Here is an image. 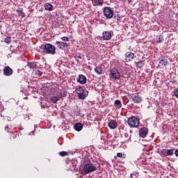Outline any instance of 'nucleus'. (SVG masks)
<instances>
[{
  "mask_svg": "<svg viewBox=\"0 0 178 178\" xmlns=\"http://www.w3.org/2000/svg\"><path fill=\"white\" fill-rule=\"evenodd\" d=\"M117 156L118 158H123V154L122 153H118Z\"/></svg>",
  "mask_w": 178,
  "mask_h": 178,
  "instance_id": "33",
  "label": "nucleus"
},
{
  "mask_svg": "<svg viewBox=\"0 0 178 178\" xmlns=\"http://www.w3.org/2000/svg\"><path fill=\"white\" fill-rule=\"evenodd\" d=\"M159 64L166 66V65H168V59H166V58L161 59L159 62Z\"/></svg>",
  "mask_w": 178,
  "mask_h": 178,
  "instance_id": "24",
  "label": "nucleus"
},
{
  "mask_svg": "<svg viewBox=\"0 0 178 178\" xmlns=\"http://www.w3.org/2000/svg\"><path fill=\"white\" fill-rule=\"evenodd\" d=\"M130 98L135 104H141L143 102V97L136 94H131Z\"/></svg>",
  "mask_w": 178,
  "mask_h": 178,
  "instance_id": "8",
  "label": "nucleus"
},
{
  "mask_svg": "<svg viewBox=\"0 0 178 178\" xmlns=\"http://www.w3.org/2000/svg\"><path fill=\"white\" fill-rule=\"evenodd\" d=\"M131 178H133V174H131Z\"/></svg>",
  "mask_w": 178,
  "mask_h": 178,
  "instance_id": "37",
  "label": "nucleus"
},
{
  "mask_svg": "<svg viewBox=\"0 0 178 178\" xmlns=\"http://www.w3.org/2000/svg\"><path fill=\"white\" fill-rule=\"evenodd\" d=\"M174 95L178 99V88L174 92Z\"/></svg>",
  "mask_w": 178,
  "mask_h": 178,
  "instance_id": "32",
  "label": "nucleus"
},
{
  "mask_svg": "<svg viewBox=\"0 0 178 178\" xmlns=\"http://www.w3.org/2000/svg\"><path fill=\"white\" fill-rule=\"evenodd\" d=\"M114 106H116L119 109L122 108V102L119 99H117L114 102Z\"/></svg>",
  "mask_w": 178,
  "mask_h": 178,
  "instance_id": "22",
  "label": "nucleus"
},
{
  "mask_svg": "<svg viewBox=\"0 0 178 178\" xmlns=\"http://www.w3.org/2000/svg\"><path fill=\"white\" fill-rule=\"evenodd\" d=\"M95 72L97 74H102L104 73V71L102 70V67L97 66L95 68Z\"/></svg>",
  "mask_w": 178,
  "mask_h": 178,
  "instance_id": "20",
  "label": "nucleus"
},
{
  "mask_svg": "<svg viewBox=\"0 0 178 178\" xmlns=\"http://www.w3.org/2000/svg\"><path fill=\"white\" fill-rule=\"evenodd\" d=\"M62 41H65V42H67V41H69V38L67 37H63L61 38Z\"/></svg>",
  "mask_w": 178,
  "mask_h": 178,
  "instance_id": "31",
  "label": "nucleus"
},
{
  "mask_svg": "<svg viewBox=\"0 0 178 178\" xmlns=\"http://www.w3.org/2000/svg\"><path fill=\"white\" fill-rule=\"evenodd\" d=\"M125 57L128 58L129 60L131 59H134V54H133L132 52H127L125 54Z\"/></svg>",
  "mask_w": 178,
  "mask_h": 178,
  "instance_id": "21",
  "label": "nucleus"
},
{
  "mask_svg": "<svg viewBox=\"0 0 178 178\" xmlns=\"http://www.w3.org/2000/svg\"><path fill=\"white\" fill-rule=\"evenodd\" d=\"M175 149H162L159 154L162 158H166V156H172L174 154Z\"/></svg>",
  "mask_w": 178,
  "mask_h": 178,
  "instance_id": "4",
  "label": "nucleus"
},
{
  "mask_svg": "<svg viewBox=\"0 0 178 178\" xmlns=\"http://www.w3.org/2000/svg\"><path fill=\"white\" fill-rule=\"evenodd\" d=\"M97 170V167L91 163L85 164L83 166V172L86 175H88V173H91V172H94Z\"/></svg>",
  "mask_w": 178,
  "mask_h": 178,
  "instance_id": "2",
  "label": "nucleus"
},
{
  "mask_svg": "<svg viewBox=\"0 0 178 178\" xmlns=\"http://www.w3.org/2000/svg\"><path fill=\"white\" fill-rule=\"evenodd\" d=\"M74 129L76 131H81V130H83V124H81V123H76L74 125Z\"/></svg>",
  "mask_w": 178,
  "mask_h": 178,
  "instance_id": "18",
  "label": "nucleus"
},
{
  "mask_svg": "<svg viewBox=\"0 0 178 178\" xmlns=\"http://www.w3.org/2000/svg\"><path fill=\"white\" fill-rule=\"evenodd\" d=\"M3 73L4 76H12L13 74V70H12L10 67L7 65L3 70Z\"/></svg>",
  "mask_w": 178,
  "mask_h": 178,
  "instance_id": "10",
  "label": "nucleus"
},
{
  "mask_svg": "<svg viewBox=\"0 0 178 178\" xmlns=\"http://www.w3.org/2000/svg\"><path fill=\"white\" fill-rule=\"evenodd\" d=\"M76 81L80 83V84H86L87 83V77L83 74H79L78 78H76Z\"/></svg>",
  "mask_w": 178,
  "mask_h": 178,
  "instance_id": "12",
  "label": "nucleus"
},
{
  "mask_svg": "<svg viewBox=\"0 0 178 178\" xmlns=\"http://www.w3.org/2000/svg\"><path fill=\"white\" fill-rule=\"evenodd\" d=\"M108 126L111 130H115L118 127V122L115 120H111L108 123Z\"/></svg>",
  "mask_w": 178,
  "mask_h": 178,
  "instance_id": "13",
  "label": "nucleus"
},
{
  "mask_svg": "<svg viewBox=\"0 0 178 178\" xmlns=\"http://www.w3.org/2000/svg\"><path fill=\"white\" fill-rule=\"evenodd\" d=\"M50 99L53 104H56L58 102V101H59V97L58 96H54V97H51Z\"/></svg>",
  "mask_w": 178,
  "mask_h": 178,
  "instance_id": "23",
  "label": "nucleus"
},
{
  "mask_svg": "<svg viewBox=\"0 0 178 178\" xmlns=\"http://www.w3.org/2000/svg\"><path fill=\"white\" fill-rule=\"evenodd\" d=\"M5 130L6 131H7V133H10V134H12L13 137H10V140H12V138H15L16 137V136H15V133H13V131L12 130V128L8 127V126L5 127Z\"/></svg>",
  "mask_w": 178,
  "mask_h": 178,
  "instance_id": "17",
  "label": "nucleus"
},
{
  "mask_svg": "<svg viewBox=\"0 0 178 178\" xmlns=\"http://www.w3.org/2000/svg\"><path fill=\"white\" fill-rule=\"evenodd\" d=\"M56 45L58 47L59 49H63V48H67V47H69V44L65 42H59V41H57L56 42Z\"/></svg>",
  "mask_w": 178,
  "mask_h": 178,
  "instance_id": "14",
  "label": "nucleus"
},
{
  "mask_svg": "<svg viewBox=\"0 0 178 178\" xmlns=\"http://www.w3.org/2000/svg\"><path fill=\"white\" fill-rule=\"evenodd\" d=\"M128 124L130 127H138L140 124V120L134 116L128 119Z\"/></svg>",
  "mask_w": 178,
  "mask_h": 178,
  "instance_id": "1",
  "label": "nucleus"
},
{
  "mask_svg": "<svg viewBox=\"0 0 178 178\" xmlns=\"http://www.w3.org/2000/svg\"><path fill=\"white\" fill-rule=\"evenodd\" d=\"M58 154L60 156H66L67 155V152L63 151L60 152Z\"/></svg>",
  "mask_w": 178,
  "mask_h": 178,
  "instance_id": "29",
  "label": "nucleus"
},
{
  "mask_svg": "<svg viewBox=\"0 0 178 178\" xmlns=\"http://www.w3.org/2000/svg\"><path fill=\"white\" fill-rule=\"evenodd\" d=\"M110 77L111 79H114V80H118L120 77V74L119 73V71L116 70V68H113L110 72Z\"/></svg>",
  "mask_w": 178,
  "mask_h": 178,
  "instance_id": "7",
  "label": "nucleus"
},
{
  "mask_svg": "<svg viewBox=\"0 0 178 178\" xmlns=\"http://www.w3.org/2000/svg\"><path fill=\"white\" fill-rule=\"evenodd\" d=\"M163 41V37H162V36H160L159 38H158V40H157V42H159V43H161V42H162Z\"/></svg>",
  "mask_w": 178,
  "mask_h": 178,
  "instance_id": "30",
  "label": "nucleus"
},
{
  "mask_svg": "<svg viewBox=\"0 0 178 178\" xmlns=\"http://www.w3.org/2000/svg\"><path fill=\"white\" fill-rule=\"evenodd\" d=\"M144 66V63L143 61H139L136 63V67H139V69H141Z\"/></svg>",
  "mask_w": 178,
  "mask_h": 178,
  "instance_id": "25",
  "label": "nucleus"
},
{
  "mask_svg": "<svg viewBox=\"0 0 178 178\" xmlns=\"http://www.w3.org/2000/svg\"><path fill=\"white\" fill-rule=\"evenodd\" d=\"M112 31H105L102 33V38L104 41H109L112 38Z\"/></svg>",
  "mask_w": 178,
  "mask_h": 178,
  "instance_id": "9",
  "label": "nucleus"
},
{
  "mask_svg": "<svg viewBox=\"0 0 178 178\" xmlns=\"http://www.w3.org/2000/svg\"><path fill=\"white\" fill-rule=\"evenodd\" d=\"M148 134V128L143 127L139 130V136L142 138H145Z\"/></svg>",
  "mask_w": 178,
  "mask_h": 178,
  "instance_id": "11",
  "label": "nucleus"
},
{
  "mask_svg": "<svg viewBox=\"0 0 178 178\" xmlns=\"http://www.w3.org/2000/svg\"><path fill=\"white\" fill-rule=\"evenodd\" d=\"M17 13H18L19 16H22V17H24V13L23 10H17Z\"/></svg>",
  "mask_w": 178,
  "mask_h": 178,
  "instance_id": "26",
  "label": "nucleus"
},
{
  "mask_svg": "<svg viewBox=\"0 0 178 178\" xmlns=\"http://www.w3.org/2000/svg\"><path fill=\"white\" fill-rule=\"evenodd\" d=\"M77 58L81 59V56H75V59H76V62H79V59H77Z\"/></svg>",
  "mask_w": 178,
  "mask_h": 178,
  "instance_id": "34",
  "label": "nucleus"
},
{
  "mask_svg": "<svg viewBox=\"0 0 178 178\" xmlns=\"http://www.w3.org/2000/svg\"><path fill=\"white\" fill-rule=\"evenodd\" d=\"M175 155L178 158V149L175 151Z\"/></svg>",
  "mask_w": 178,
  "mask_h": 178,
  "instance_id": "36",
  "label": "nucleus"
},
{
  "mask_svg": "<svg viewBox=\"0 0 178 178\" xmlns=\"http://www.w3.org/2000/svg\"><path fill=\"white\" fill-rule=\"evenodd\" d=\"M4 42L6 44H10V42H12V39L10 37H7L4 39Z\"/></svg>",
  "mask_w": 178,
  "mask_h": 178,
  "instance_id": "27",
  "label": "nucleus"
},
{
  "mask_svg": "<svg viewBox=\"0 0 178 178\" xmlns=\"http://www.w3.org/2000/svg\"><path fill=\"white\" fill-rule=\"evenodd\" d=\"M27 66L31 70H35L37 69V63L35 62H29L27 63Z\"/></svg>",
  "mask_w": 178,
  "mask_h": 178,
  "instance_id": "16",
  "label": "nucleus"
},
{
  "mask_svg": "<svg viewBox=\"0 0 178 178\" xmlns=\"http://www.w3.org/2000/svg\"><path fill=\"white\" fill-rule=\"evenodd\" d=\"M75 91L76 94H78V97L79 99H86V95L84 94V89L81 86H79L75 88Z\"/></svg>",
  "mask_w": 178,
  "mask_h": 178,
  "instance_id": "3",
  "label": "nucleus"
},
{
  "mask_svg": "<svg viewBox=\"0 0 178 178\" xmlns=\"http://www.w3.org/2000/svg\"><path fill=\"white\" fill-rule=\"evenodd\" d=\"M3 111V107L2 106H0V112Z\"/></svg>",
  "mask_w": 178,
  "mask_h": 178,
  "instance_id": "35",
  "label": "nucleus"
},
{
  "mask_svg": "<svg viewBox=\"0 0 178 178\" xmlns=\"http://www.w3.org/2000/svg\"><path fill=\"white\" fill-rule=\"evenodd\" d=\"M35 76H37L38 77H41V76H42V72L40 71V70H37L35 72Z\"/></svg>",
  "mask_w": 178,
  "mask_h": 178,
  "instance_id": "28",
  "label": "nucleus"
},
{
  "mask_svg": "<svg viewBox=\"0 0 178 178\" xmlns=\"http://www.w3.org/2000/svg\"><path fill=\"white\" fill-rule=\"evenodd\" d=\"M115 12L111 7H106L104 9V15L106 19H112L113 17Z\"/></svg>",
  "mask_w": 178,
  "mask_h": 178,
  "instance_id": "5",
  "label": "nucleus"
},
{
  "mask_svg": "<svg viewBox=\"0 0 178 178\" xmlns=\"http://www.w3.org/2000/svg\"><path fill=\"white\" fill-rule=\"evenodd\" d=\"M44 49L47 54H51V55H54L55 54V51L56 48L55 47V46L51 44H47L44 45Z\"/></svg>",
  "mask_w": 178,
  "mask_h": 178,
  "instance_id": "6",
  "label": "nucleus"
},
{
  "mask_svg": "<svg viewBox=\"0 0 178 178\" xmlns=\"http://www.w3.org/2000/svg\"><path fill=\"white\" fill-rule=\"evenodd\" d=\"M93 6H102L104 5V0H92Z\"/></svg>",
  "mask_w": 178,
  "mask_h": 178,
  "instance_id": "15",
  "label": "nucleus"
},
{
  "mask_svg": "<svg viewBox=\"0 0 178 178\" xmlns=\"http://www.w3.org/2000/svg\"><path fill=\"white\" fill-rule=\"evenodd\" d=\"M54 8V6H52V4L49 3H46L44 4V9L45 10H52V9Z\"/></svg>",
  "mask_w": 178,
  "mask_h": 178,
  "instance_id": "19",
  "label": "nucleus"
}]
</instances>
